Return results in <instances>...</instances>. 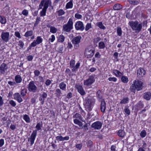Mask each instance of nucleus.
<instances>
[{"instance_id":"nucleus-1","label":"nucleus","mask_w":151,"mask_h":151,"mask_svg":"<svg viewBox=\"0 0 151 151\" xmlns=\"http://www.w3.org/2000/svg\"><path fill=\"white\" fill-rule=\"evenodd\" d=\"M129 25L132 30L137 32L140 31L142 27L141 24H139L137 21H131L129 22Z\"/></svg>"},{"instance_id":"nucleus-2","label":"nucleus","mask_w":151,"mask_h":151,"mask_svg":"<svg viewBox=\"0 0 151 151\" xmlns=\"http://www.w3.org/2000/svg\"><path fill=\"white\" fill-rule=\"evenodd\" d=\"M94 103L93 99H88L85 100L84 105L86 110L90 111L92 109Z\"/></svg>"},{"instance_id":"nucleus-3","label":"nucleus","mask_w":151,"mask_h":151,"mask_svg":"<svg viewBox=\"0 0 151 151\" xmlns=\"http://www.w3.org/2000/svg\"><path fill=\"white\" fill-rule=\"evenodd\" d=\"M73 28V22L72 19L70 18L66 24L63 26V29L64 31L69 32Z\"/></svg>"},{"instance_id":"nucleus-4","label":"nucleus","mask_w":151,"mask_h":151,"mask_svg":"<svg viewBox=\"0 0 151 151\" xmlns=\"http://www.w3.org/2000/svg\"><path fill=\"white\" fill-rule=\"evenodd\" d=\"M81 37L78 36L74 37L72 40L73 44L74 45V48L78 49L79 47V43L81 42Z\"/></svg>"},{"instance_id":"nucleus-5","label":"nucleus","mask_w":151,"mask_h":151,"mask_svg":"<svg viewBox=\"0 0 151 151\" xmlns=\"http://www.w3.org/2000/svg\"><path fill=\"white\" fill-rule=\"evenodd\" d=\"M28 89L29 91L33 93L36 92L37 90V88L33 81L29 82L28 85Z\"/></svg>"},{"instance_id":"nucleus-6","label":"nucleus","mask_w":151,"mask_h":151,"mask_svg":"<svg viewBox=\"0 0 151 151\" xmlns=\"http://www.w3.org/2000/svg\"><path fill=\"white\" fill-rule=\"evenodd\" d=\"M9 32H2L1 35V37L2 40L6 42H8L9 40Z\"/></svg>"},{"instance_id":"nucleus-7","label":"nucleus","mask_w":151,"mask_h":151,"mask_svg":"<svg viewBox=\"0 0 151 151\" xmlns=\"http://www.w3.org/2000/svg\"><path fill=\"white\" fill-rule=\"evenodd\" d=\"M95 81L94 76H90L88 79L84 81V85L86 86H90Z\"/></svg>"},{"instance_id":"nucleus-8","label":"nucleus","mask_w":151,"mask_h":151,"mask_svg":"<svg viewBox=\"0 0 151 151\" xmlns=\"http://www.w3.org/2000/svg\"><path fill=\"white\" fill-rule=\"evenodd\" d=\"M133 83L137 91H140L142 89L143 83L141 81L136 79L133 82Z\"/></svg>"},{"instance_id":"nucleus-9","label":"nucleus","mask_w":151,"mask_h":151,"mask_svg":"<svg viewBox=\"0 0 151 151\" xmlns=\"http://www.w3.org/2000/svg\"><path fill=\"white\" fill-rule=\"evenodd\" d=\"M94 52V50L87 48L86 49L84 55L87 58H90L93 55Z\"/></svg>"},{"instance_id":"nucleus-10","label":"nucleus","mask_w":151,"mask_h":151,"mask_svg":"<svg viewBox=\"0 0 151 151\" xmlns=\"http://www.w3.org/2000/svg\"><path fill=\"white\" fill-rule=\"evenodd\" d=\"M42 39L40 36H38L36 40H34L30 45L31 47H35L37 45H39L42 42Z\"/></svg>"},{"instance_id":"nucleus-11","label":"nucleus","mask_w":151,"mask_h":151,"mask_svg":"<svg viewBox=\"0 0 151 151\" xmlns=\"http://www.w3.org/2000/svg\"><path fill=\"white\" fill-rule=\"evenodd\" d=\"M37 130H34L31 134L30 137L28 139V141H30V145H32L34 142V141L37 136Z\"/></svg>"},{"instance_id":"nucleus-12","label":"nucleus","mask_w":151,"mask_h":151,"mask_svg":"<svg viewBox=\"0 0 151 151\" xmlns=\"http://www.w3.org/2000/svg\"><path fill=\"white\" fill-rule=\"evenodd\" d=\"M8 68L7 65L5 63H3L0 66V73L1 74H4Z\"/></svg>"},{"instance_id":"nucleus-13","label":"nucleus","mask_w":151,"mask_h":151,"mask_svg":"<svg viewBox=\"0 0 151 151\" xmlns=\"http://www.w3.org/2000/svg\"><path fill=\"white\" fill-rule=\"evenodd\" d=\"M102 124L100 122H96L91 125V127L96 129H99L101 128Z\"/></svg>"},{"instance_id":"nucleus-14","label":"nucleus","mask_w":151,"mask_h":151,"mask_svg":"<svg viewBox=\"0 0 151 151\" xmlns=\"http://www.w3.org/2000/svg\"><path fill=\"white\" fill-rule=\"evenodd\" d=\"M75 28L77 30L80 29L83 30L84 29L82 22L80 21L78 22L76 24Z\"/></svg>"},{"instance_id":"nucleus-15","label":"nucleus","mask_w":151,"mask_h":151,"mask_svg":"<svg viewBox=\"0 0 151 151\" xmlns=\"http://www.w3.org/2000/svg\"><path fill=\"white\" fill-rule=\"evenodd\" d=\"M145 73L146 71L142 68H140L137 70V75L139 77L143 76Z\"/></svg>"},{"instance_id":"nucleus-16","label":"nucleus","mask_w":151,"mask_h":151,"mask_svg":"<svg viewBox=\"0 0 151 151\" xmlns=\"http://www.w3.org/2000/svg\"><path fill=\"white\" fill-rule=\"evenodd\" d=\"M76 87L78 92L81 95H84L86 94V92L84 91L83 87L82 86L76 85Z\"/></svg>"},{"instance_id":"nucleus-17","label":"nucleus","mask_w":151,"mask_h":151,"mask_svg":"<svg viewBox=\"0 0 151 151\" xmlns=\"http://www.w3.org/2000/svg\"><path fill=\"white\" fill-rule=\"evenodd\" d=\"M14 99L17 100L20 103L23 101V100L19 93H17L14 95Z\"/></svg>"},{"instance_id":"nucleus-18","label":"nucleus","mask_w":151,"mask_h":151,"mask_svg":"<svg viewBox=\"0 0 151 151\" xmlns=\"http://www.w3.org/2000/svg\"><path fill=\"white\" fill-rule=\"evenodd\" d=\"M106 103L104 101L102 100L101 102V111L103 112H104L106 109Z\"/></svg>"},{"instance_id":"nucleus-19","label":"nucleus","mask_w":151,"mask_h":151,"mask_svg":"<svg viewBox=\"0 0 151 151\" xmlns=\"http://www.w3.org/2000/svg\"><path fill=\"white\" fill-rule=\"evenodd\" d=\"M151 93L150 92H147L144 93L143 94V97L147 100H149L151 97Z\"/></svg>"},{"instance_id":"nucleus-20","label":"nucleus","mask_w":151,"mask_h":151,"mask_svg":"<svg viewBox=\"0 0 151 151\" xmlns=\"http://www.w3.org/2000/svg\"><path fill=\"white\" fill-rule=\"evenodd\" d=\"M14 79L16 83H20L22 82V80L21 77L19 75L16 76Z\"/></svg>"},{"instance_id":"nucleus-21","label":"nucleus","mask_w":151,"mask_h":151,"mask_svg":"<svg viewBox=\"0 0 151 151\" xmlns=\"http://www.w3.org/2000/svg\"><path fill=\"white\" fill-rule=\"evenodd\" d=\"M118 135L122 137H124L125 135V133L123 130H119L118 132Z\"/></svg>"},{"instance_id":"nucleus-22","label":"nucleus","mask_w":151,"mask_h":151,"mask_svg":"<svg viewBox=\"0 0 151 151\" xmlns=\"http://www.w3.org/2000/svg\"><path fill=\"white\" fill-rule=\"evenodd\" d=\"M33 34V31L32 30H29L25 32L24 36L27 37L32 36Z\"/></svg>"},{"instance_id":"nucleus-23","label":"nucleus","mask_w":151,"mask_h":151,"mask_svg":"<svg viewBox=\"0 0 151 151\" xmlns=\"http://www.w3.org/2000/svg\"><path fill=\"white\" fill-rule=\"evenodd\" d=\"M113 72L117 77H120L122 75L120 72L117 70H114Z\"/></svg>"},{"instance_id":"nucleus-24","label":"nucleus","mask_w":151,"mask_h":151,"mask_svg":"<svg viewBox=\"0 0 151 151\" xmlns=\"http://www.w3.org/2000/svg\"><path fill=\"white\" fill-rule=\"evenodd\" d=\"M59 86L60 89L63 90L65 91L66 90V85L64 82L60 83L59 85Z\"/></svg>"},{"instance_id":"nucleus-25","label":"nucleus","mask_w":151,"mask_h":151,"mask_svg":"<svg viewBox=\"0 0 151 151\" xmlns=\"http://www.w3.org/2000/svg\"><path fill=\"white\" fill-rule=\"evenodd\" d=\"M73 5L72 1L71 0L67 3L65 7L67 9L72 8L73 7Z\"/></svg>"},{"instance_id":"nucleus-26","label":"nucleus","mask_w":151,"mask_h":151,"mask_svg":"<svg viewBox=\"0 0 151 151\" xmlns=\"http://www.w3.org/2000/svg\"><path fill=\"white\" fill-rule=\"evenodd\" d=\"M6 20L5 17L3 16H0V22L2 24H5L6 23Z\"/></svg>"},{"instance_id":"nucleus-27","label":"nucleus","mask_w":151,"mask_h":151,"mask_svg":"<svg viewBox=\"0 0 151 151\" xmlns=\"http://www.w3.org/2000/svg\"><path fill=\"white\" fill-rule=\"evenodd\" d=\"M23 119L27 123H29L30 122V119L29 116L27 114L23 115Z\"/></svg>"},{"instance_id":"nucleus-28","label":"nucleus","mask_w":151,"mask_h":151,"mask_svg":"<svg viewBox=\"0 0 151 151\" xmlns=\"http://www.w3.org/2000/svg\"><path fill=\"white\" fill-rule=\"evenodd\" d=\"M121 80L122 82L124 83H127L128 81V78L125 76H122L121 78Z\"/></svg>"},{"instance_id":"nucleus-29","label":"nucleus","mask_w":151,"mask_h":151,"mask_svg":"<svg viewBox=\"0 0 151 151\" xmlns=\"http://www.w3.org/2000/svg\"><path fill=\"white\" fill-rule=\"evenodd\" d=\"M55 94L57 97L58 98H59L61 96V95L62 94L61 90L58 88L56 90Z\"/></svg>"},{"instance_id":"nucleus-30","label":"nucleus","mask_w":151,"mask_h":151,"mask_svg":"<svg viewBox=\"0 0 151 151\" xmlns=\"http://www.w3.org/2000/svg\"><path fill=\"white\" fill-rule=\"evenodd\" d=\"M27 92V90L26 89L24 88L22 89L21 92V94L22 96H24L26 95Z\"/></svg>"},{"instance_id":"nucleus-31","label":"nucleus","mask_w":151,"mask_h":151,"mask_svg":"<svg viewBox=\"0 0 151 151\" xmlns=\"http://www.w3.org/2000/svg\"><path fill=\"white\" fill-rule=\"evenodd\" d=\"M65 37L62 35L59 36L58 39V41L59 42H63L65 40Z\"/></svg>"},{"instance_id":"nucleus-32","label":"nucleus","mask_w":151,"mask_h":151,"mask_svg":"<svg viewBox=\"0 0 151 151\" xmlns=\"http://www.w3.org/2000/svg\"><path fill=\"white\" fill-rule=\"evenodd\" d=\"M122 8V6L119 4H116L113 7L114 9L115 10H119Z\"/></svg>"},{"instance_id":"nucleus-33","label":"nucleus","mask_w":151,"mask_h":151,"mask_svg":"<svg viewBox=\"0 0 151 151\" xmlns=\"http://www.w3.org/2000/svg\"><path fill=\"white\" fill-rule=\"evenodd\" d=\"M79 120V119H75L74 120V122L75 124H78L80 126H81L83 125L82 123Z\"/></svg>"},{"instance_id":"nucleus-34","label":"nucleus","mask_w":151,"mask_h":151,"mask_svg":"<svg viewBox=\"0 0 151 151\" xmlns=\"http://www.w3.org/2000/svg\"><path fill=\"white\" fill-rule=\"evenodd\" d=\"M105 47L104 43L103 42H100L99 43V49H104Z\"/></svg>"},{"instance_id":"nucleus-35","label":"nucleus","mask_w":151,"mask_h":151,"mask_svg":"<svg viewBox=\"0 0 151 151\" xmlns=\"http://www.w3.org/2000/svg\"><path fill=\"white\" fill-rule=\"evenodd\" d=\"M96 96L98 98L101 99L102 98V93L101 91L100 90H99L96 93Z\"/></svg>"},{"instance_id":"nucleus-36","label":"nucleus","mask_w":151,"mask_h":151,"mask_svg":"<svg viewBox=\"0 0 151 151\" xmlns=\"http://www.w3.org/2000/svg\"><path fill=\"white\" fill-rule=\"evenodd\" d=\"M57 29L54 27L51 26L50 27V32L54 33L56 32Z\"/></svg>"},{"instance_id":"nucleus-37","label":"nucleus","mask_w":151,"mask_h":151,"mask_svg":"<svg viewBox=\"0 0 151 151\" xmlns=\"http://www.w3.org/2000/svg\"><path fill=\"white\" fill-rule=\"evenodd\" d=\"M136 89V88L134 84H133L130 86V91L131 92H133L134 93H135V89Z\"/></svg>"},{"instance_id":"nucleus-38","label":"nucleus","mask_w":151,"mask_h":151,"mask_svg":"<svg viewBox=\"0 0 151 151\" xmlns=\"http://www.w3.org/2000/svg\"><path fill=\"white\" fill-rule=\"evenodd\" d=\"M42 124H41L40 123H37L35 127L37 129V131H39L41 129Z\"/></svg>"},{"instance_id":"nucleus-39","label":"nucleus","mask_w":151,"mask_h":151,"mask_svg":"<svg viewBox=\"0 0 151 151\" xmlns=\"http://www.w3.org/2000/svg\"><path fill=\"white\" fill-rule=\"evenodd\" d=\"M73 118H76L78 119L81 120V117L80 114L78 113H76L73 116Z\"/></svg>"},{"instance_id":"nucleus-40","label":"nucleus","mask_w":151,"mask_h":151,"mask_svg":"<svg viewBox=\"0 0 151 151\" xmlns=\"http://www.w3.org/2000/svg\"><path fill=\"white\" fill-rule=\"evenodd\" d=\"M97 25L101 29H105V27L103 24L102 22H100L97 23Z\"/></svg>"},{"instance_id":"nucleus-41","label":"nucleus","mask_w":151,"mask_h":151,"mask_svg":"<svg viewBox=\"0 0 151 151\" xmlns=\"http://www.w3.org/2000/svg\"><path fill=\"white\" fill-rule=\"evenodd\" d=\"M129 2L130 4L134 5H137L139 3V1H133L132 0H129Z\"/></svg>"},{"instance_id":"nucleus-42","label":"nucleus","mask_w":151,"mask_h":151,"mask_svg":"<svg viewBox=\"0 0 151 151\" xmlns=\"http://www.w3.org/2000/svg\"><path fill=\"white\" fill-rule=\"evenodd\" d=\"M117 32L118 35L119 36H121L122 35V31L121 28L117 27Z\"/></svg>"},{"instance_id":"nucleus-43","label":"nucleus","mask_w":151,"mask_h":151,"mask_svg":"<svg viewBox=\"0 0 151 151\" xmlns=\"http://www.w3.org/2000/svg\"><path fill=\"white\" fill-rule=\"evenodd\" d=\"M128 101V98H125L123 99L120 102L121 104H125L127 103Z\"/></svg>"},{"instance_id":"nucleus-44","label":"nucleus","mask_w":151,"mask_h":151,"mask_svg":"<svg viewBox=\"0 0 151 151\" xmlns=\"http://www.w3.org/2000/svg\"><path fill=\"white\" fill-rule=\"evenodd\" d=\"M40 20L41 18L40 17H37V18L34 24V26L35 27L36 26L38 25V24L39 23Z\"/></svg>"},{"instance_id":"nucleus-45","label":"nucleus","mask_w":151,"mask_h":151,"mask_svg":"<svg viewBox=\"0 0 151 151\" xmlns=\"http://www.w3.org/2000/svg\"><path fill=\"white\" fill-rule=\"evenodd\" d=\"M58 16H61L64 14L65 13V12L62 9H60L57 12Z\"/></svg>"},{"instance_id":"nucleus-46","label":"nucleus","mask_w":151,"mask_h":151,"mask_svg":"<svg viewBox=\"0 0 151 151\" xmlns=\"http://www.w3.org/2000/svg\"><path fill=\"white\" fill-rule=\"evenodd\" d=\"M146 135V132L145 130H143L141 131L140 134L141 137L142 138L145 137Z\"/></svg>"},{"instance_id":"nucleus-47","label":"nucleus","mask_w":151,"mask_h":151,"mask_svg":"<svg viewBox=\"0 0 151 151\" xmlns=\"http://www.w3.org/2000/svg\"><path fill=\"white\" fill-rule=\"evenodd\" d=\"M49 1H45L44 2V7L43 9L47 10L48 6Z\"/></svg>"},{"instance_id":"nucleus-48","label":"nucleus","mask_w":151,"mask_h":151,"mask_svg":"<svg viewBox=\"0 0 151 151\" xmlns=\"http://www.w3.org/2000/svg\"><path fill=\"white\" fill-rule=\"evenodd\" d=\"M46 10L43 9H42V11L40 12V16H44L46 15Z\"/></svg>"},{"instance_id":"nucleus-49","label":"nucleus","mask_w":151,"mask_h":151,"mask_svg":"<svg viewBox=\"0 0 151 151\" xmlns=\"http://www.w3.org/2000/svg\"><path fill=\"white\" fill-rule=\"evenodd\" d=\"M80 64L79 63H77L74 67L72 69V71H76V69H77L80 66Z\"/></svg>"},{"instance_id":"nucleus-50","label":"nucleus","mask_w":151,"mask_h":151,"mask_svg":"<svg viewBox=\"0 0 151 151\" xmlns=\"http://www.w3.org/2000/svg\"><path fill=\"white\" fill-rule=\"evenodd\" d=\"M124 111L128 115H129L130 114V112L129 109L127 107H125L124 109Z\"/></svg>"},{"instance_id":"nucleus-51","label":"nucleus","mask_w":151,"mask_h":151,"mask_svg":"<svg viewBox=\"0 0 151 151\" xmlns=\"http://www.w3.org/2000/svg\"><path fill=\"white\" fill-rule=\"evenodd\" d=\"M137 105L138 107L137 108H139V109H141L144 106L143 104L141 102H139Z\"/></svg>"},{"instance_id":"nucleus-52","label":"nucleus","mask_w":151,"mask_h":151,"mask_svg":"<svg viewBox=\"0 0 151 151\" xmlns=\"http://www.w3.org/2000/svg\"><path fill=\"white\" fill-rule=\"evenodd\" d=\"M75 61L74 60H71L70 62V67L72 68H74L75 66Z\"/></svg>"},{"instance_id":"nucleus-53","label":"nucleus","mask_w":151,"mask_h":151,"mask_svg":"<svg viewBox=\"0 0 151 151\" xmlns=\"http://www.w3.org/2000/svg\"><path fill=\"white\" fill-rule=\"evenodd\" d=\"M91 27V23H88L86 26L85 30L86 31L89 30Z\"/></svg>"},{"instance_id":"nucleus-54","label":"nucleus","mask_w":151,"mask_h":151,"mask_svg":"<svg viewBox=\"0 0 151 151\" xmlns=\"http://www.w3.org/2000/svg\"><path fill=\"white\" fill-rule=\"evenodd\" d=\"M18 45H19L21 48H22L24 45V44L23 42L21 40L19 41Z\"/></svg>"},{"instance_id":"nucleus-55","label":"nucleus","mask_w":151,"mask_h":151,"mask_svg":"<svg viewBox=\"0 0 151 151\" xmlns=\"http://www.w3.org/2000/svg\"><path fill=\"white\" fill-rule=\"evenodd\" d=\"M63 137L61 136H58L56 137V140L59 141H63Z\"/></svg>"},{"instance_id":"nucleus-56","label":"nucleus","mask_w":151,"mask_h":151,"mask_svg":"<svg viewBox=\"0 0 151 151\" xmlns=\"http://www.w3.org/2000/svg\"><path fill=\"white\" fill-rule=\"evenodd\" d=\"M75 17L76 18L78 19H80L82 17V15L78 13H76L75 14Z\"/></svg>"},{"instance_id":"nucleus-57","label":"nucleus","mask_w":151,"mask_h":151,"mask_svg":"<svg viewBox=\"0 0 151 151\" xmlns=\"http://www.w3.org/2000/svg\"><path fill=\"white\" fill-rule=\"evenodd\" d=\"M108 80L109 81L116 82L117 80V79L115 77H109L108 78Z\"/></svg>"},{"instance_id":"nucleus-58","label":"nucleus","mask_w":151,"mask_h":151,"mask_svg":"<svg viewBox=\"0 0 151 151\" xmlns=\"http://www.w3.org/2000/svg\"><path fill=\"white\" fill-rule=\"evenodd\" d=\"M40 96L45 99L47 96V94L45 93L44 92L42 93V94Z\"/></svg>"},{"instance_id":"nucleus-59","label":"nucleus","mask_w":151,"mask_h":151,"mask_svg":"<svg viewBox=\"0 0 151 151\" xmlns=\"http://www.w3.org/2000/svg\"><path fill=\"white\" fill-rule=\"evenodd\" d=\"M87 144L88 147H91L93 145L92 142L91 141L89 140Z\"/></svg>"},{"instance_id":"nucleus-60","label":"nucleus","mask_w":151,"mask_h":151,"mask_svg":"<svg viewBox=\"0 0 151 151\" xmlns=\"http://www.w3.org/2000/svg\"><path fill=\"white\" fill-rule=\"evenodd\" d=\"M82 147V144H77L76 145V147L78 149L80 150L81 149Z\"/></svg>"},{"instance_id":"nucleus-61","label":"nucleus","mask_w":151,"mask_h":151,"mask_svg":"<svg viewBox=\"0 0 151 151\" xmlns=\"http://www.w3.org/2000/svg\"><path fill=\"white\" fill-rule=\"evenodd\" d=\"M22 14L24 15L27 16L28 14V11L24 9L23 11L22 12Z\"/></svg>"},{"instance_id":"nucleus-62","label":"nucleus","mask_w":151,"mask_h":151,"mask_svg":"<svg viewBox=\"0 0 151 151\" xmlns=\"http://www.w3.org/2000/svg\"><path fill=\"white\" fill-rule=\"evenodd\" d=\"M9 103L13 106H14L16 105L15 102L13 100L10 101H9Z\"/></svg>"},{"instance_id":"nucleus-63","label":"nucleus","mask_w":151,"mask_h":151,"mask_svg":"<svg viewBox=\"0 0 151 151\" xmlns=\"http://www.w3.org/2000/svg\"><path fill=\"white\" fill-rule=\"evenodd\" d=\"M45 99L42 98L40 96L39 98V100L41 101V103L42 104H43L44 102Z\"/></svg>"},{"instance_id":"nucleus-64","label":"nucleus","mask_w":151,"mask_h":151,"mask_svg":"<svg viewBox=\"0 0 151 151\" xmlns=\"http://www.w3.org/2000/svg\"><path fill=\"white\" fill-rule=\"evenodd\" d=\"M34 73L35 76H38L40 73V71L37 70H35L34 72Z\"/></svg>"}]
</instances>
